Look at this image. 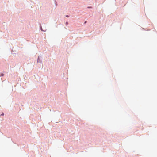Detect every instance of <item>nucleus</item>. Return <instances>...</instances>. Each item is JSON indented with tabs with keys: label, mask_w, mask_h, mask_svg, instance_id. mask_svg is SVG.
I'll use <instances>...</instances> for the list:
<instances>
[{
	"label": "nucleus",
	"mask_w": 157,
	"mask_h": 157,
	"mask_svg": "<svg viewBox=\"0 0 157 157\" xmlns=\"http://www.w3.org/2000/svg\"><path fill=\"white\" fill-rule=\"evenodd\" d=\"M42 57L40 55L38 56L37 59V62L38 63H40V64L42 63Z\"/></svg>",
	"instance_id": "obj_1"
},
{
	"label": "nucleus",
	"mask_w": 157,
	"mask_h": 157,
	"mask_svg": "<svg viewBox=\"0 0 157 157\" xmlns=\"http://www.w3.org/2000/svg\"><path fill=\"white\" fill-rule=\"evenodd\" d=\"M40 30H41V31H44V32H45V31L43 30L42 29V26H41V25H40Z\"/></svg>",
	"instance_id": "obj_2"
},
{
	"label": "nucleus",
	"mask_w": 157,
	"mask_h": 157,
	"mask_svg": "<svg viewBox=\"0 0 157 157\" xmlns=\"http://www.w3.org/2000/svg\"><path fill=\"white\" fill-rule=\"evenodd\" d=\"M4 75V74L3 73H1L0 74V77H2Z\"/></svg>",
	"instance_id": "obj_3"
},
{
	"label": "nucleus",
	"mask_w": 157,
	"mask_h": 157,
	"mask_svg": "<svg viewBox=\"0 0 157 157\" xmlns=\"http://www.w3.org/2000/svg\"><path fill=\"white\" fill-rule=\"evenodd\" d=\"M4 113L3 112H2V113L0 115V116H4Z\"/></svg>",
	"instance_id": "obj_4"
},
{
	"label": "nucleus",
	"mask_w": 157,
	"mask_h": 157,
	"mask_svg": "<svg viewBox=\"0 0 157 157\" xmlns=\"http://www.w3.org/2000/svg\"><path fill=\"white\" fill-rule=\"evenodd\" d=\"M66 17H69V16L68 15H67L65 16Z\"/></svg>",
	"instance_id": "obj_5"
},
{
	"label": "nucleus",
	"mask_w": 157,
	"mask_h": 157,
	"mask_svg": "<svg viewBox=\"0 0 157 157\" xmlns=\"http://www.w3.org/2000/svg\"><path fill=\"white\" fill-rule=\"evenodd\" d=\"M68 24V22H66V25H67Z\"/></svg>",
	"instance_id": "obj_6"
},
{
	"label": "nucleus",
	"mask_w": 157,
	"mask_h": 157,
	"mask_svg": "<svg viewBox=\"0 0 157 157\" xmlns=\"http://www.w3.org/2000/svg\"><path fill=\"white\" fill-rule=\"evenodd\" d=\"M92 8V7H91V6H89V7H88V8Z\"/></svg>",
	"instance_id": "obj_7"
},
{
	"label": "nucleus",
	"mask_w": 157,
	"mask_h": 157,
	"mask_svg": "<svg viewBox=\"0 0 157 157\" xmlns=\"http://www.w3.org/2000/svg\"><path fill=\"white\" fill-rule=\"evenodd\" d=\"M86 22H87L86 21H85L84 22V23H85H85H86Z\"/></svg>",
	"instance_id": "obj_8"
}]
</instances>
